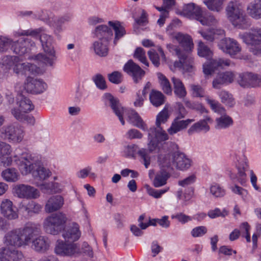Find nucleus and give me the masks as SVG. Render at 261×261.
Masks as SVG:
<instances>
[{
    "label": "nucleus",
    "mask_w": 261,
    "mask_h": 261,
    "mask_svg": "<svg viewBox=\"0 0 261 261\" xmlns=\"http://www.w3.org/2000/svg\"><path fill=\"white\" fill-rule=\"evenodd\" d=\"M174 38L179 43V46L171 44L167 46L170 51L177 56L179 63L175 64L176 66L181 67L187 72H191L193 70L194 61L190 54L193 48L194 44L190 36L181 33H177Z\"/></svg>",
    "instance_id": "1"
},
{
    "label": "nucleus",
    "mask_w": 261,
    "mask_h": 261,
    "mask_svg": "<svg viewBox=\"0 0 261 261\" xmlns=\"http://www.w3.org/2000/svg\"><path fill=\"white\" fill-rule=\"evenodd\" d=\"M15 162L23 175L32 174L36 178L45 180L51 175L50 171L44 167L31 154L23 152L20 156H14Z\"/></svg>",
    "instance_id": "2"
},
{
    "label": "nucleus",
    "mask_w": 261,
    "mask_h": 261,
    "mask_svg": "<svg viewBox=\"0 0 261 261\" xmlns=\"http://www.w3.org/2000/svg\"><path fill=\"white\" fill-rule=\"evenodd\" d=\"M41 28L35 30H19L15 32L14 35L16 37L20 36H31L34 37H37L40 35V40L42 43L43 49L49 56L47 57L42 54H39L35 56V60L45 65L51 66L56 59L55 52L54 49L52 37L45 33H42Z\"/></svg>",
    "instance_id": "3"
},
{
    "label": "nucleus",
    "mask_w": 261,
    "mask_h": 261,
    "mask_svg": "<svg viewBox=\"0 0 261 261\" xmlns=\"http://www.w3.org/2000/svg\"><path fill=\"white\" fill-rule=\"evenodd\" d=\"M103 98L106 104H109L114 113L118 117L122 125L125 124L123 117H125L134 125L144 130L147 129L146 125L136 112L124 108L120 103L118 99L115 98L110 93H105Z\"/></svg>",
    "instance_id": "4"
},
{
    "label": "nucleus",
    "mask_w": 261,
    "mask_h": 261,
    "mask_svg": "<svg viewBox=\"0 0 261 261\" xmlns=\"http://www.w3.org/2000/svg\"><path fill=\"white\" fill-rule=\"evenodd\" d=\"M225 12L228 20L234 27L245 29L250 25L244 5L240 1L229 2L225 8Z\"/></svg>",
    "instance_id": "5"
},
{
    "label": "nucleus",
    "mask_w": 261,
    "mask_h": 261,
    "mask_svg": "<svg viewBox=\"0 0 261 261\" xmlns=\"http://www.w3.org/2000/svg\"><path fill=\"white\" fill-rule=\"evenodd\" d=\"M198 54L207 60L203 65V71L206 75H212L216 70L230 65V61L229 59H211L213 55L212 51L202 41H200L198 44Z\"/></svg>",
    "instance_id": "6"
},
{
    "label": "nucleus",
    "mask_w": 261,
    "mask_h": 261,
    "mask_svg": "<svg viewBox=\"0 0 261 261\" xmlns=\"http://www.w3.org/2000/svg\"><path fill=\"white\" fill-rule=\"evenodd\" d=\"M169 118L167 109L163 110L156 116V127H151L148 130V146L150 151H153L160 142L168 139L167 134L161 127L162 123H165Z\"/></svg>",
    "instance_id": "7"
},
{
    "label": "nucleus",
    "mask_w": 261,
    "mask_h": 261,
    "mask_svg": "<svg viewBox=\"0 0 261 261\" xmlns=\"http://www.w3.org/2000/svg\"><path fill=\"white\" fill-rule=\"evenodd\" d=\"M180 14L190 19L198 21L203 25H215L217 22L213 15L194 3L185 5Z\"/></svg>",
    "instance_id": "8"
},
{
    "label": "nucleus",
    "mask_w": 261,
    "mask_h": 261,
    "mask_svg": "<svg viewBox=\"0 0 261 261\" xmlns=\"http://www.w3.org/2000/svg\"><path fill=\"white\" fill-rule=\"evenodd\" d=\"M95 34L99 40L93 44L94 52L100 57H106L108 54L109 40L113 36V32L107 25H101L96 28Z\"/></svg>",
    "instance_id": "9"
},
{
    "label": "nucleus",
    "mask_w": 261,
    "mask_h": 261,
    "mask_svg": "<svg viewBox=\"0 0 261 261\" xmlns=\"http://www.w3.org/2000/svg\"><path fill=\"white\" fill-rule=\"evenodd\" d=\"M158 161L161 163L162 167H170L172 165L180 170H186L191 165L192 161L184 153L175 152L172 154L165 155L160 154Z\"/></svg>",
    "instance_id": "10"
},
{
    "label": "nucleus",
    "mask_w": 261,
    "mask_h": 261,
    "mask_svg": "<svg viewBox=\"0 0 261 261\" xmlns=\"http://www.w3.org/2000/svg\"><path fill=\"white\" fill-rule=\"evenodd\" d=\"M1 63L7 68L13 67L14 72L17 74H35L39 70V68L34 64L21 63L19 58L16 56H5L2 58Z\"/></svg>",
    "instance_id": "11"
},
{
    "label": "nucleus",
    "mask_w": 261,
    "mask_h": 261,
    "mask_svg": "<svg viewBox=\"0 0 261 261\" xmlns=\"http://www.w3.org/2000/svg\"><path fill=\"white\" fill-rule=\"evenodd\" d=\"M34 45V42L28 38H21L17 41L12 42L7 38L0 37V52L7 50L11 45V49L14 53L22 56L27 53Z\"/></svg>",
    "instance_id": "12"
},
{
    "label": "nucleus",
    "mask_w": 261,
    "mask_h": 261,
    "mask_svg": "<svg viewBox=\"0 0 261 261\" xmlns=\"http://www.w3.org/2000/svg\"><path fill=\"white\" fill-rule=\"evenodd\" d=\"M66 221L65 214L62 213L53 214L44 219L43 227L46 233L56 235L64 227Z\"/></svg>",
    "instance_id": "13"
},
{
    "label": "nucleus",
    "mask_w": 261,
    "mask_h": 261,
    "mask_svg": "<svg viewBox=\"0 0 261 261\" xmlns=\"http://www.w3.org/2000/svg\"><path fill=\"white\" fill-rule=\"evenodd\" d=\"M237 169L236 178L238 181L242 185L245 184L247 181L246 172L249 171L250 174V180L253 188L256 190H259V187L257 185V177L252 170H249V165L248 164L246 158L242 155L237 160L236 164Z\"/></svg>",
    "instance_id": "14"
},
{
    "label": "nucleus",
    "mask_w": 261,
    "mask_h": 261,
    "mask_svg": "<svg viewBox=\"0 0 261 261\" xmlns=\"http://www.w3.org/2000/svg\"><path fill=\"white\" fill-rule=\"evenodd\" d=\"M54 252L62 257H73L79 255L80 248L77 243L63 240H58L54 248Z\"/></svg>",
    "instance_id": "15"
},
{
    "label": "nucleus",
    "mask_w": 261,
    "mask_h": 261,
    "mask_svg": "<svg viewBox=\"0 0 261 261\" xmlns=\"http://www.w3.org/2000/svg\"><path fill=\"white\" fill-rule=\"evenodd\" d=\"M243 41L250 45V50L254 55H261V29H251L242 35Z\"/></svg>",
    "instance_id": "16"
},
{
    "label": "nucleus",
    "mask_w": 261,
    "mask_h": 261,
    "mask_svg": "<svg viewBox=\"0 0 261 261\" xmlns=\"http://www.w3.org/2000/svg\"><path fill=\"white\" fill-rule=\"evenodd\" d=\"M190 90L191 95L194 97H204L207 103L210 105L211 108L216 113H223L225 109L217 100L210 98L205 95V91L204 88L198 84H191Z\"/></svg>",
    "instance_id": "17"
},
{
    "label": "nucleus",
    "mask_w": 261,
    "mask_h": 261,
    "mask_svg": "<svg viewBox=\"0 0 261 261\" xmlns=\"http://www.w3.org/2000/svg\"><path fill=\"white\" fill-rule=\"evenodd\" d=\"M24 137V131L18 125L10 124L0 128V138L9 142H20Z\"/></svg>",
    "instance_id": "18"
},
{
    "label": "nucleus",
    "mask_w": 261,
    "mask_h": 261,
    "mask_svg": "<svg viewBox=\"0 0 261 261\" xmlns=\"http://www.w3.org/2000/svg\"><path fill=\"white\" fill-rule=\"evenodd\" d=\"M219 49L231 57L234 58L241 51L240 44L234 39L225 38L221 39L218 44Z\"/></svg>",
    "instance_id": "19"
},
{
    "label": "nucleus",
    "mask_w": 261,
    "mask_h": 261,
    "mask_svg": "<svg viewBox=\"0 0 261 261\" xmlns=\"http://www.w3.org/2000/svg\"><path fill=\"white\" fill-rule=\"evenodd\" d=\"M238 81L239 85L244 88L261 86V76L252 72L240 74Z\"/></svg>",
    "instance_id": "20"
},
{
    "label": "nucleus",
    "mask_w": 261,
    "mask_h": 261,
    "mask_svg": "<svg viewBox=\"0 0 261 261\" xmlns=\"http://www.w3.org/2000/svg\"><path fill=\"white\" fill-rule=\"evenodd\" d=\"M15 192L18 197L27 199H37L40 196L38 189L30 185L20 184L15 188Z\"/></svg>",
    "instance_id": "21"
},
{
    "label": "nucleus",
    "mask_w": 261,
    "mask_h": 261,
    "mask_svg": "<svg viewBox=\"0 0 261 261\" xmlns=\"http://www.w3.org/2000/svg\"><path fill=\"white\" fill-rule=\"evenodd\" d=\"M138 149L139 147L137 145L133 144L125 147L124 152L127 156L134 157L136 151H137L138 155L143 160V164L145 168H147L150 163L149 153L151 151H150L149 148L148 150L144 148Z\"/></svg>",
    "instance_id": "22"
},
{
    "label": "nucleus",
    "mask_w": 261,
    "mask_h": 261,
    "mask_svg": "<svg viewBox=\"0 0 261 261\" xmlns=\"http://www.w3.org/2000/svg\"><path fill=\"white\" fill-rule=\"evenodd\" d=\"M24 87L28 93L40 94L47 89V85L42 80L28 77Z\"/></svg>",
    "instance_id": "23"
},
{
    "label": "nucleus",
    "mask_w": 261,
    "mask_h": 261,
    "mask_svg": "<svg viewBox=\"0 0 261 261\" xmlns=\"http://www.w3.org/2000/svg\"><path fill=\"white\" fill-rule=\"evenodd\" d=\"M1 214L9 220H15L18 218V213L13 202L9 199H3L0 205Z\"/></svg>",
    "instance_id": "24"
},
{
    "label": "nucleus",
    "mask_w": 261,
    "mask_h": 261,
    "mask_svg": "<svg viewBox=\"0 0 261 261\" xmlns=\"http://www.w3.org/2000/svg\"><path fill=\"white\" fill-rule=\"evenodd\" d=\"M124 71L132 76L134 82L137 83L145 75V71L132 60H129L124 65Z\"/></svg>",
    "instance_id": "25"
},
{
    "label": "nucleus",
    "mask_w": 261,
    "mask_h": 261,
    "mask_svg": "<svg viewBox=\"0 0 261 261\" xmlns=\"http://www.w3.org/2000/svg\"><path fill=\"white\" fill-rule=\"evenodd\" d=\"M31 243L32 249L39 253L46 252L49 249L51 244L49 239L44 236H39L34 239H32Z\"/></svg>",
    "instance_id": "26"
},
{
    "label": "nucleus",
    "mask_w": 261,
    "mask_h": 261,
    "mask_svg": "<svg viewBox=\"0 0 261 261\" xmlns=\"http://www.w3.org/2000/svg\"><path fill=\"white\" fill-rule=\"evenodd\" d=\"M45 12H46L45 11ZM42 13L43 15H40L37 17L35 16V18H37L46 21L48 23L49 25L54 27L58 31H60L62 29L61 27L63 24L69 21L71 18V16L70 15L67 14L61 16L58 19H54V18L51 16H44L45 12L42 11Z\"/></svg>",
    "instance_id": "27"
},
{
    "label": "nucleus",
    "mask_w": 261,
    "mask_h": 261,
    "mask_svg": "<svg viewBox=\"0 0 261 261\" xmlns=\"http://www.w3.org/2000/svg\"><path fill=\"white\" fill-rule=\"evenodd\" d=\"M12 147L9 144L0 141V163L4 167L10 166L12 163L11 156Z\"/></svg>",
    "instance_id": "28"
},
{
    "label": "nucleus",
    "mask_w": 261,
    "mask_h": 261,
    "mask_svg": "<svg viewBox=\"0 0 261 261\" xmlns=\"http://www.w3.org/2000/svg\"><path fill=\"white\" fill-rule=\"evenodd\" d=\"M64 200L61 195L51 196L45 205V211L50 213L59 210L63 205Z\"/></svg>",
    "instance_id": "29"
},
{
    "label": "nucleus",
    "mask_w": 261,
    "mask_h": 261,
    "mask_svg": "<svg viewBox=\"0 0 261 261\" xmlns=\"http://www.w3.org/2000/svg\"><path fill=\"white\" fill-rule=\"evenodd\" d=\"M81 235L79 226L77 223H73L68 226L62 233V237L66 241L74 243L79 239Z\"/></svg>",
    "instance_id": "30"
},
{
    "label": "nucleus",
    "mask_w": 261,
    "mask_h": 261,
    "mask_svg": "<svg viewBox=\"0 0 261 261\" xmlns=\"http://www.w3.org/2000/svg\"><path fill=\"white\" fill-rule=\"evenodd\" d=\"M235 75L232 71H226L218 74L213 82V87L215 89H219L224 84L231 83Z\"/></svg>",
    "instance_id": "31"
},
{
    "label": "nucleus",
    "mask_w": 261,
    "mask_h": 261,
    "mask_svg": "<svg viewBox=\"0 0 261 261\" xmlns=\"http://www.w3.org/2000/svg\"><path fill=\"white\" fill-rule=\"evenodd\" d=\"M159 163L161 166V170L156 174L153 180V186L155 187H160L166 185L167 179L170 177L169 172L167 171L169 167H163L161 163L160 162Z\"/></svg>",
    "instance_id": "32"
},
{
    "label": "nucleus",
    "mask_w": 261,
    "mask_h": 261,
    "mask_svg": "<svg viewBox=\"0 0 261 261\" xmlns=\"http://www.w3.org/2000/svg\"><path fill=\"white\" fill-rule=\"evenodd\" d=\"M180 118L176 117L168 129V132L170 135H174L181 130L186 128L191 123L194 121V119H188L185 120H179Z\"/></svg>",
    "instance_id": "33"
},
{
    "label": "nucleus",
    "mask_w": 261,
    "mask_h": 261,
    "mask_svg": "<svg viewBox=\"0 0 261 261\" xmlns=\"http://www.w3.org/2000/svg\"><path fill=\"white\" fill-rule=\"evenodd\" d=\"M212 119L208 116H206L205 118L199 121L194 124L188 130L189 135H192L195 132H199L200 131L207 132L210 129L208 123H212Z\"/></svg>",
    "instance_id": "34"
},
{
    "label": "nucleus",
    "mask_w": 261,
    "mask_h": 261,
    "mask_svg": "<svg viewBox=\"0 0 261 261\" xmlns=\"http://www.w3.org/2000/svg\"><path fill=\"white\" fill-rule=\"evenodd\" d=\"M17 100L19 109H15L17 112L24 114L29 113L34 109V106L30 99L20 95L17 98Z\"/></svg>",
    "instance_id": "35"
},
{
    "label": "nucleus",
    "mask_w": 261,
    "mask_h": 261,
    "mask_svg": "<svg viewBox=\"0 0 261 261\" xmlns=\"http://www.w3.org/2000/svg\"><path fill=\"white\" fill-rule=\"evenodd\" d=\"M172 82L173 84L174 94L179 99H184L187 94L184 83L180 79L175 77L172 78Z\"/></svg>",
    "instance_id": "36"
},
{
    "label": "nucleus",
    "mask_w": 261,
    "mask_h": 261,
    "mask_svg": "<svg viewBox=\"0 0 261 261\" xmlns=\"http://www.w3.org/2000/svg\"><path fill=\"white\" fill-rule=\"evenodd\" d=\"M247 11L253 18H261V0H254L250 3L247 7Z\"/></svg>",
    "instance_id": "37"
},
{
    "label": "nucleus",
    "mask_w": 261,
    "mask_h": 261,
    "mask_svg": "<svg viewBox=\"0 0 261 261\" xmlns=\"http://www.w3.org/2000/svg\"><path fill=\"white\" fill-rule=\"evenodd\" d=\"M1 176L7 182H15L18 180L19 174L15 168H10L3 170Z\"/></svg>",
    "instance_id": "38"
},
{
    "label": "nucleus",
    "mask_w": 261,
    "mask_h": 261,
    "mask_svg": "<svg viewBox=\"0 0 261 261\" xmlns=\"http://www.w3.org/2000/svg\"><path fill=\"white\" fill-rule=\"evenodd\" d=\"M148 55L152 64L156 67H158L160 64V57L163 61L166 60L165 55L161 47L158 48V53L154 49L149 50L148 52Z\"/></svg>",
    "instance_id": "39"
},
{
    "label": "nucleus",
    "mask_w": 261,
    "mask_h": 261,
    "mask_svg": "<svg viewBox=\"0 0 261 261\" xmlns=\"http://www.w3.org/2000/svg\"><path fill=\"white\" fill-rule=\"evenodd\" d=\"M165 97L160 91L152 90L149 94V100L151 103L156 107H158L165 102Z\"/></svg>",
    "instance_id": "40"
},
{
    "label": "nucleus",
    "mask_w": 261,
    "mask_h": 261,
    "mask_svg": "<svg viewBox=\"0 0 261 261\" xmlns=\"http://www.w3.org/2000/svg\"><path fill=\"white\" fill-rule=\"evenodd\" d=\"M22 208L29 216H32L39 214L41 212L42 206L34 201H30L26 205H23Z\"/></svg>",
    "instance_id": "41"
},
{
    "label": "nucleus",
    "mask_w": 261,
    "mask_h": 261,
    "mask_svg": "<svg viewBox=\"0 0 261 261\" xmlns=\"http://www.w3.org/2000/svg\"><path fill=\"white\" fill-rule=\"evenodd\" d=\"M109 24L115 31V37L114 42L116 44V42L125 34V31L124 27L118 21H110Z\"/></svg>",
    "instance_id": "42"
},
{
    "label": "nucleus",
    "mask_w": 261,
    "mask_h": 261,
    "mask_svg": "<svg viewBox=\"0 0 261 261\" xmlns=\"http://www.w3.org/2000/svg\"><path fill=\"white\" fill-rule=\"evenodd\" d=\"M219 113L221 114L222 116L216 120L217 122L216 127L217 128H225L232 124V119L229 116L225 115V110L222 114Z\"/></svg>",
    "instance_id": "43"
},
{
    "label": "nucleus",
    "mask_w": 261,
    "mask_h": 261,
    "mask_svg": "<svg viewBox=\"0 0 261 261\" xmlns=\"http://www.w3.org/2000/svg\"><path fill=\"white\" fill-rule=\"evenodd\" d=\"M226 0H205L204 4L211 11L220 12L223 9V6Z\"/></svg>",
    "instance_id": "44"
},
{
    "label": "nucleus",
    "mask_w": 261,
    "mask_h": 261,
    "mask_svg": "<svg viewBox=\"0 0 261 261\" xmlns=\"http://www.w3.org/2000/svg\"><path fill=\"white\" fill-rule=\"evenodd\" d=\"M157 75L159 80L160 84L164 92L167 94H171V86L167 78L164 74L160 72L158 73Z\"/></svg>",
    "instance_id": "45"
},
{
    "label": "nucleus",
    "mask_w": 261,
    "mask_h": 261,
    "mask_svg": "<svg viewBox=\"0 0 261 261\" xmlns=\"http://www.w3.org/2000/svg\"><path fill=\"white\" fill-rule=\"evenodd\" d=\"M222 102L229 107H232L235 104V100L232 95L225 90H222L218 93Z\"/></svg>",
    "instance_id": "46"
},
{
    "label": "nucleus",
    "mask_w": 261,
    "mask_h": 261,
    "mask_svg": "<svg viewBox=\"0 0 261 261\" xmlns=\"http://www.w3.org/2000/svg\"><path fill=\"white\" fill-rule=\"evenodd\" d=\"M12 114L14 117L19 121H26L27 123L31 125L34 124L35 122V118L32 116H29L20 112H17L15 109H12L11 111Z\"/></svg>",
    "instance_id": "47"
},
{
    "label": "nucleus",
    "mask_w": 261,
    "mask_h": 261,
    "mask_svg": "<svg viewBox=\"0 0 261 261\" xmlns=\"http://www.w3.org/2000/svg\"><path fill=\"white\" fill-rule=\"evenodd\" d=\"M134 57L147 67L149 66V63L146 57V52L142 47H137L134 54Z\"/></svg>",
    "instance_id": "48"
},
{
    "label": "nucleus",
    "mask_w": 261,
    "mask_h": 261,
    "mask_svg": "<svg viewBox=\"0 0 261 261\" xmlns=\"http://www.w3.org/2000/svg\"><path fill=\"white\" fill-rule=\"evenodd\" d=\"M59 186L58 182H45L40 185V189L44 193H60L62 189H55V187Z\"/></svg>",
    "instance_id": "49"
},
{
    "label": "nucleus",
    "mask_w": 261,
    "mask_h": 261,
    "mask_svg": "<svg viewBox=\"0 0 261 261\" xmlns=\"http://www.w3.org/2000/svg\"><path fill=\"white\" fill-rule=\"evenodd\" d=\"M210 193L214 197L220 198L225 195V190L219 185L215 184L211 186Z\"/></svg>",
    "instance_id": "50"
},
{
    "label": "nucleus",
    "mask_w": 261,
    "mask_h": 261,
    "mask_svg": "<svg viewBox=\"0 0 261 261\" xmlns=\"http://www.w3.org/2000/svg\"><path fill=\"white\" fill-rule=\"evenodd\" d=\"M91 171L92 167L88 166L77 172L76 173V176L80 178H85L87 176H89L90 178L94 179L96 177V175Z\"/></svg>",
    "instance_id": "51"
},
{
    "label": "nucleus",
    "mask_w": 261,
    "mask_h": 261,
    "mask_svg": "<svg viewBox=\"0 0 261 261\" xmlns=\"http://www.w3.org/2000/svg\"><path fill=\"white\" fill-rule=\"evenodd\" d=\"M144 215H141L138 219L139 226L142 229H145L150 225L156 226L158 224V219H152L144 222Z\"/></svg>",
    "instance_id": "52"
},
{
    "label": "nucleus",
    "mask_w": 261,
    "mask_h": 261,
    "mask_svg": "<svg viewBox=\"0 0 261 261\" xmlns=\"http://www.w3.org/2000/svg\"><path fill=\"white\" fill-rule=\"evenodd\" d=\"M93 80L97 87L101 90L107 88L106 82L104 77L100 74H97L93 77Z\"/></svg>",
    "instance_id": "53"
},
{
    "label": "nucleus",
    "mask_w": 261,
    "mask_h": 261,
    "mask_svg": "<svg viewBox=\"0 0 261 261\" xmlns=\"http://www.w3.org/2000/svg\"><path fill=\"white\" fill-rule=\"evenodd\" d=\"M186 105L187 107L195 110L199 111L201 114L207 113V110L205 107L200 103L199 102H191L189 101H187L186 102Z\"/></svg>",
    "instance_id": "54"
},
{
    "label": "nucleus",
    "mask_w": 261,
    "mask_h": 261,
    "mask_svg": "<svg viewBox=\"0 0 261 261\" xmlns=\"http://www.w3.org/2000/svg\"><path fill=\"white\" fill-rule=\"evenodd\" d=\"M109 81L115 84H119L122 81V75L119 71H114L108 75Z\"/></svg>",
    "instance_id": "55"
},
{
    "label": "nucleus",
    "mask_w": 261,
    "mask_h": 261,
    "mask_svg": "<svg viewBox=\"0 0 261 261\" xmlns=\"http://www.w3.org/2000/svg\"><path fill=\"white\" fill-rule=\"evenodd\" d=\"M207 230L205 226H200L194 228L192 230L191 233L193 237L197 238L203 236L207 232Z\"/></svg>",
    "instance_id": "56"
},
{
    "label": "nucleus",
    "mask_w": 261,
    "mask_h": 261,
    "mask_svg": "<svg viewBox=\"0 0 261 261\" xmlns=\"http://www.w3.org/2000/svg\"><path fill=\"white\" fill-rule=\"evenodd\" d=\"M228 215V212L224 209L222 212L218 208H216L214 210H211L208 212L207 215L211 218L214 219L218 217H225Z\"/></svg>",
    "instance_id": "57"
},
{
    "label": "nucleus",
    "mask_w": 261,
    "mask_h": 261,
    "mask_svg": "<svg viewBox=\"0 0 261 261\" xmlns=\"http://www.w3.org/2000/svg\"><path fill=\"white\" fill-rule=\"evenodd\" d=\"M169 188L161 190H155L151 188H148L147 193L150 196H151L155 198H160L163 194L167 192Z\"/></svg>",
    "instance_id": "58"
},
{
    "label": "nucleus",
    "mask_w": 261,
    "mask_h": 261,
    "mask_svg": "<svg viewBox=\"0 0 261 261\" xmlns=\"http://www.w3.org/2000/svg\"><path fill=\"white\" fill-rule=\"evenodd\" d=\"M126 137L127 139H140L143 137V134L136 129H130L126 134Z\"/></svg>",
    "instance_id": "59"
},
{
    "label": "nucleus",
    "mask_w": 261,
    "mask_h": 261,
    "mask_svg": "<svg viewBox=\"0 0 261 261\" xmlns=\"http://www.w3.org/2000/svg\"><path fill=\"white\" fill-rule=\"evenodd\" d=\"M231 190L235 194L240 195L243 199H245L248 195V192L244 188L235 185L230 187Z\"/></svg>",
    "instance_id": "60"
},
{
    "label": "nucleus",
    "mask_w": 261,
    "mask_h": 261,
    "mask_svg": "<svg viewBox=\"0 0 261 261\" xmlns=\"http://www.w3.org/2000/svg\"><path fill=\"white\" fill-rule=\"evenodd\" d=\"M81 253L84 254V255L88 256L90 257H93V251L92 248L89 245V244L87 242H83L82 245Z\"/></svg>",
    "instance_id": "61"
},
{
    "label": "nucleus",
    "mask_w": 261,
    "mask_h": 261,
    "mask_svg": "<svg viewBox=\"0 0 261 261\" xmlns=\"http://www.w3.org/2000/svg\"><path fill=\"white\" fill-rule=\"evenodd\" d=\"M171 218L177 219L179 222L183 224H185L192 220V217L186 215L185 214L181 213L172 215Z\"/></svg>",
    "instance_id": "62"
},
{
    "label": "nucleus",
    "mask_w": 261,
    "mask_h": 261,
    "mask_svg": "<svg viewBox=\"0 0 261 261\" xmlns=\"http://www.w3.org/2000/svg\"><path fill=\"white\" fill-rule=\"evenodd\" d=\"M175 109L178 112V118H183L187 115V111L182 103L180 102H177L175 105Z\"/></svg>",
    "instance_id": "63"
},
{
    "label": "nucleus",
    "mask_w": 261,
    "mask_h": 261,
    "mask_svg": "<svg viewBox=\"0 0 261 261\" xmlns=\"http://www.w3.org/2000/svg\"><path fill=\"white\" fill-rule=\"evenodd\" d=\"M198 33L207 41L213 42L215 39V34L212 31L206 32L199 31Z\"/></svg>",
    "instance_id": "64"
}]
</instances>
